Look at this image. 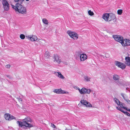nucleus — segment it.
<instances>
[{
  "instance_id": "1",
  "label": "nucleus",
  "mask_w": 130,
  "mask_h": 130,
  "mask_svg": "<svg viewBox=\"0 0 130 130\" xmlns=\"http://www.w3.org/2000/svg\"><path fill=\"white\" fill-rule=\"evenodd\" d=\"M12 7L15 11H17L19 13L22 14H25L26 13L27 11L25 7L19 3H17L15 6L12 5Z\"/></svg>"
},
{
  "instance_id": "2",
  "label": "nucleus",
  "mask_w": 130,
  "mask_h": 130,
  "mask_svg": "<svg viewBox=\"0 0 130 130\" xmlns=\"http://www.w3.org/2000/svg\"><path fill=\"white\" fill-rule=\"evenodd\" d=\"M30 119L28 118L26 119H25L23 120L22 122L18 121L17 122V123L20 127L25 128V127H32V125L30 123Z\"/></svg>"
},
{
  "instance_id": "3",
  "label": "nucleus",
  "mask_w": 130,
  "mask_h": 130,
  "mask_svg": "<svg viewBox=\"0 0 130 130\" xmlns=\"http://www.w3.org/2000/svg\"><path fill=\"white\" fill-rule=\"evenodd\" d=\"M67 33L74 40H76L78 37V35L76 32L69 30L67 31Z\"/></svg>"
},
{
  "instance_id": "4",
  "label": "nucleus",
  "mask_w": 130,
  "mask_h": 130,
  "mask_svg": "<svg viewBox=\"0 0 130 130\" xmlns=\"http://www.w3.org/2000/svg\"><path fill=\"white\" fill-rule=\"evenodd\" d=\"M2 4L5 10L7 11L9 10V4L6 0H2Z\"/></svg>"
},
{
  "instance_id": "5",
  "label": "nucleus",
  "mask_w": 130,
  "mask_h": 130,
  "mask_svg": "<svg viewBox=\"0 0 130 130\" xmlns=\"http://www.w3.org/2000/svg\"><path fill=\"white\" fill-rule=\"evenodd\" d=\"M113 37L116 41L118 42L121 44L123 41V38L122 37L117 35H113Z\"/></svg>"
},
{
  "instance_id": "6",
  "label": "nucleus",
  "mask_w": 130,
  "mask_h": 130,
  "mask_svg": "<svg viewBox=\"0 0 130 130\" xmlns=\"http://www.w3.org/2000/svg\"><path fill=\"white\" fill-rule=\"evenodd\" d=\"M53 61L55 62H56L58 64H60L61 60L60 57L57 54H55L53 57Z\"/></svg>"
},
{
  "instance_id": "7",
  "label": "nucleus",
  "mask_w": 130,
  "mask_h": 130,
  "mask_svg": "<svg viewBox=\"0 0 130 130\" xmlns=\"http://www.w3.org/2000/svg\"><path fill=\"white\" fill-rule=\"evenodd\" d=\"M123 41L122 42L121 44L123 46H130V40L125 39H123Z\"/></svg>"
},
{
  "instance_id": "8",
  "label": "nucleus",
  "mask_w": 130,
  "mask_h": 130,
  "mask_svg": "<svg viewBox=\"0 0 130 130\" xmlns=\"http://www.w3.org/2000/svg\"><path fill=\"white\" fill-rule=\"evenodd\" d=\"M115 64L116 66L122 69H124L126 67V66L124 64L118 61H115Z\"/></svg>"
},
{
  "instance_id": "9",
  "label": "nucleus",
  "mask_w": 130,
  "mask_h": 130,
  "mask_svg": "<svg viewBox=\"0 0 130 130\" xmlns=\"http://www.w3.org/2000/svg\"><path fill=\"white\" fill-rule=\"evenodd\" d=\"M4 117L6 120H11L15 119L14 117L13 116H11L8 113H6L5 114Z\"/></svg>"
},
{
  "instance_id": "10",
  "label": "nucleus",
  "mask_w": 130,
  "mask_h": 130,
  "mask_svg": "<svg viewBox=\"0 0 130 130\" xmlns=\"http://www.w3.org/2000/svg\"><path fill=\"white\" fill-rule=\"evenodd\" d=\"M91 91V90L90 89L83 88L81 89V91H80L81 94H85L86 93L89 94L90 93Z\"/></svg>"
},
{
  "instance_id": "11",
  "label": "nucleus",
  "mask_w": 130,
  "mask_h": 130,
  "mask_svg": "<svg viewBox=\"0 0 130 130\" xmlns=\"http://www.w3.org/2000/svg\"><path fill=\"white\" fill-rule=\"evenodd\" d=\"M80 102L87 107H92V105L89 102L84 100H81Z\"/></svg>"
},
{
  "instance_id": "12",
  "label": "nucleus",
  "mask_w": 130,
  "mask_h": 130,
  "mask_svg": "<svg viewBox=\"0 0 130 130\" xmlns=\"http://www.w3.org/2000/svg\"><path fill=\"white\" fill-rule=\"evenodd\" d=\"M53 91L54 92L58 94L66 93V92L62 90L61 89H55Z\"/></svg>"
},
{
  "instance_id": "13",
  "label": "nucleus",
  "mask_w": 130,
  "mask_h": 130,
  "mask_svg": "<svg viewBox=\"0 0 130 130\" xmlns=\"http://www.w3.org/2000/svg\"><path fill=\"white\" fill-rule=\"evenodd\" d=\"M129 55L128 54L127 56H126L125 58V64L128 66H130V57L129 56Z\"/></svg>"
},
{
  "instance_id": "14",
  "label": "nucleus",
  "mask_w": 130,
  "mask_h": 130,
  "mask_svg": "<svg viewBox=\"0 0 130 130\" xmlns=\"http://www.w3.org/2000/svg\"><path fill=\"white\" fill-rule=\"evenodd\" d=\"M116 18L115 15L113 13L109 14V16L108 17V22L112 21L115 20Z\"/></svg>"
},
{
  "instance_id": "15",
  "label": "nucleus",
  "mask_w": 130,
  "mask_h": 130,
  "mask_svg": "<svg viewBox=\"0 0 130 130\" xmlns=\"http://www.w3.org/2000/svg\"><path fill=\"white\" fill-rule=\"evenodd\" d=\"M109 16V13H105L103 14L102 18L105 21L108 22Z\"/></svg>"
},
{
  "instance_id": "16",
  "label": "nucleus",
  "mask_w": 130,
  "mask_h": 130,
  "mask_svg": "<svg viewBox=\"0 0 130 130\" xmlns=\"http://www.w3.org/2000/svg\"><path fill=\"white\" fill-rule=\"evenodd\" d=\"M80 60L81 61H83L85 60L87 58V56L85 54L80 55Z\"/></svg>"
},
{
  "instance_id": "17",
  "label": "nucleus",
  "mask_w": 130,
  "mask_h": 130,
  "mask_svg": "<svg viewBox=\"0 0 130 130\" xmlns=\"http://www.w3.org/2000/svg\"><path fill=\"white\" fill-rule=\"evenodd\" d=\"M55 73L56 75L59 78L62 79L64 78V77L61 74L60 72H55Z\"/></svg>"
},
{
  "instance_id": "18",
  "label": "nucleus",
  "mask_w": 130,
  "mask_h": 130,
  "mask_svg": "<svg viewBox=\"0 0 130 130\" xmlns=\"http://www.w3.org/2000/svg\"><path fill=\"white\" fill-rule=\"evenodd\" d=\"M37 42L40 44H42L45 43V41L43 40H40L37 41Z\"/></svg>"
},
{
  "instance_id": "19",
  "label": "nucleus",
  "mask_w": 130,
  "mask_h": 130,
  "mask_svg": "<svg viewBox=\"0 0 130 130\" xmlns=\"http://www.w3.org/2000/svg\"><path fill=\"white\" fill-rule=\"evenodd\" d=\"M114 100L116 102L118 105H120V103H121V102L119 100L116 98H114Z\"/></svg>"
},
{
  "instance_id": "20",
  "label": "nucleus",
  "mask_w": 130,
  "mask_h": 130,
  "mask_svg": "<svg viewBox=\"0 0 130 130\" xmlns=\"http://www.w3.org/2000/svg\"><path fill=\"white\" fill-rule=\"evenodd\" d=\"M113 79L114 80H118L119 79V76L117 75H114L113 76Z\"/></svg>"
},
{
  "instance_id": "21",
  "label": "nucleus",
  "mask_w": 130,
  "mask_h": 130,
  "mask_svg": "<svg viewBox=\"0 0 130 130\" xmlns=\"http://www.w3.org/2000/svg\"><path fill=\"white\" fill-rule=\"evenodd\" d=\"M42 22L44 24H48V21L46 19L44 18L42 19Z\"/></svg>"
},
{
  "instance_id": "22",
  "label": "nucleus",
  "mask_w": 130,
  "mask_h": 130,
  "mask_svg": "<svg viewBox=\"0 0 130 130\" xmlns=\"http://www.w3.org/2000/svg\"><path fill=\"white\" fill-rule=\"evenodd\" d=\"M24 1V0H14V1L15 2L18 3H19L21 4Z\"/></svg>"
},
{
  "instance_id": "23",
  "label": "nucleus",
  "mask_w": 130,
  "mask_h": 130,
  "mask_svg": "<svg viewBox=\"0 0 130 130\" xmlns=\"http://www.w3.org/2000/svg\"><path fill=\"white\" fill-rule=\"evenodd\" d=\"M123 12V10L122 9H119L117 10V12L118 14L121 15L122 14Z\"/></svg>"
},
{
  "instance_id": "24",
  "label": "nucleus",
  "mask_w": 130,
  "mask_h": 130,
  "mask_svg": "<svg viewBox=\"0 0 130 130\" xmlns=\"http://www.w3.org/2000/svg\"><path fill=\"white\" fill-rule=\"evenodd\" d=\"M119 105L120 106V107L123 108L125 109L126 107H124V104L123 103L121 102V103H120V105Z\"/></svg>"
},
{
  "instance_id": "25",
  "label": "nucleus",
  "mask_w": 130,
  "mask_h": 130,
  "mask_svg": "<svg viewBox=\"0 0 130 130\" xmlns=\"http://www.w3.org/2000/svg\"><path fill=\"white\" fill-rule=\"evenodd\" d=\"M88 14L90 16H92L94 15V13L91 10H89L88 12Z\"/></svg>"
},
{
  "instance_id": "26",
  "label": "nucleus",
  "mask_w": 130,
  "mask_h": 130,
  "mask_svg": "<svg viewBox=\"0 0 130 130\" xmlns=\"http://www.w3.org/2000/svg\"><path fill=\"white\" fill-rule=\"evenodd\" d=\"M25 37L24 35L23 34H21L20 35V38L22 39H24Z\"/></svg>"
},
{
  "instance_id": "27",
  "label": "nucleus",
  "mask_w": 130,
  "mask_h": 130,
  "mask_svg": "<svg viewBox=\"0 0 130 130\" xmlns=\"http://www.w3.org/2000/svg\"><path fill=\"white\" fill-rule=\"evenodd\" d=\"M38 38L36 36L33 35V41H35L37 40Z\"/></svg>"
},
{
  "instance_id": "28",
  "label": "nucleus",
  "mask_w": 130,
  "mask_h": 130,
  "mask_svg": "<svg viewBox=\"0 0 130 130\" xmlns=\"http://www.w3.org/2000/svg\"><path fill=\"white\" fill-rule=\"evenodd\" d=\"M85 79L87 82H89L90 81V78L88 77L87 76H85L84 77Z\"/></svg>"
},
{
  "instance_id": "29",
  "label": "nucleus",
  "mask_w": 130,
  "mask_h": 130,
  "mask_svg": "<svg viewBox=\"0 0 130 130\" xmlns=\"http://www.w3.org/2000/svg\"><path fill=\"white\" fill-rule=\"evenodd\" d=\"M116 108L118 110L121 111L122 112H123L124 113V112H125V111H123V109H122L121 108H119L117 107H116Z\"/></svg>"
},
{
  "instance_id": "30",
  "label": "nucleus",
  "mask_w": 130,
  "mask_h": 130,
  "mask_svg": "<svg viewBox=\"0 0 130 130\" xmlns=\"http://www.w3.org/2000/svg\"><path fill=\"white\" fill-rule=\"evenodd\" d=\"M26 37L29 40H32L31 39L32 38V37L30 36H26Z\"/></svg>"
},
{
  "instance_id": "31",
  "label": "nucleus",
  "mask_w": 130,
  "mask_h": 130,
  "mask_svg": "<svg viewBox=\"0 0 130 130\" xmlns=\"http://www.w3.org/2000/svg\"><path fill=\"white\" fill-rule=\"evenodd\" d=\"M124 113L127 116L130 117V114L128 112L125 111L124 112Z\"/></svg>"
},
{
  "instance_id": "32",
  "label": "nucleus",
  "mask_w": 130,
  "mask_h": 130,
  "mask_svg": "<svg viewBox=\"0 0 130 130\" xmlns=\"http://www.w3.org/2000/svg\"><path fill=\"white\" fill-rule=\"evenodd\" d=\"M51 126L54 128H55L56 127V126L52 123H51Z\"/></svg>"
},
{
  "instance_id": "33",
  "label": "nucleus",
  "mask_w": 130,
  "mask_h": 130,
  "mask_svg": "<svg viewBox=\"0 0 130 130\" xmlns=\"http://www.w3.org/2000/svg\"><path fill=\"white\" fill-rule=\"evenodd\" d=\"M5 67L7 68H9L10 67V65L9 64H7L6 66Z\"/></svg>"
},
{
  "instance_id": "34",
  "label": "nucleus",
  "mask_w": 130,
  "mask_h": 130,
  "mask_svg": "<svg viewBox=\"0 0 130 130\" xmlns=\"http://www.w3.org/2000/svg\"><path fill=\"white\" fill-rule=\"evenodd\" d=\"M17 99H18V101L19 102H20L22 101V99H21V98H17Z\"/></svg>"
},
{
  "instance_id": "35",
  "label": "nucleus",
  "mask_w": 130,
  "mask_h": 130,
  "mask_svg": "<svg viewBox=\"0 0 130 130\" xmlns=\"http://www.w3.org/2000/svg\"><path fill=\"white\" fill-rule=\"evenodd\" d=\"M128 103L130 104V100L128 99L126 100H125Z\"/></svg>"
},
{
  "instance_id": "36",
  "label": "nucleus",
  "mask_w": 130,
  "mask_h": 130,
  "mask_svg": "<svg viewBox=\"0 0 130 130\" xmlns=\"http://www.w3.org/2000/svg\"><path fill=\"white\" fill-rule=\"evenodd\" d=\"M121 95L123 97V98L125 100H126V99H125V97H124V94L123 93H122L121 94Z\"/></svg>"
},
{
  "instance_id": "37",
  "label": "nucleus",
  "mask_w": 130,
  "mask_h": 130,
  "mask_svg": "<svg viewBox=\"0 0 130 130\" xmlns=\"http://www.w3.org/2000/svg\"><path fill=\"white\" fill-rule=\"evenodd\" d=\"M6 76L7 77H8L9 78H11L10 76L9 75H6Z\"/></svg>"
},
{
  "instance_id": "38",
  "label": "nucleus",
  "mask_w": 130,
  "mask_h": 130,
  "mask_svg": "<svg viewBox=\"0 0 130 130\" xmlns=\"http://www.w3.org/2000/svg\"><path fill=\"white\" fill-rule=\"evenodd\" d=\"M78 90H79L80 93L81 94V91H81V89H80L79 88L78 89Z\"/></svg>"
},
{
  "instance_id": "39",
  "label": "nucleus",
  "mask_w": 130,
  "mask_h": 130,
  "mask_svg": "<svg viewBox=\"0 0 130 130\" xmlns=\"http://www.w3.org/2000/svg\"><path fill=\"white\" fill-rule=\"evenodd\" d=\"M78 90H79L80 93L81 94V91H81V89H80L79 88L78 89Z\"/></svg>"
},
{
  "instance_id": "40",
  "label": "nucleus",
  "mask_w": 130,
  "mask_h": 130,
  "mask_svg": "<svg viewBox=\"0 0 130 130\" xmlns=\"http://www.w3.org/2000/svg\"><path fill=\"white\" fill-rule=\"evenodd\" d=\"M125 109H126L127 110L130 112V109H127L126 108H125Z\"/></svg>"
},
{
  "instance_id": "41",
  "label": "nucleus",
  "mask_w": 130,
  "mask_h": 130,
  "mask_svg": "<svg viewBox=\"0 0 130 130\" xmlns=\"http://www.w3.org/2000/svg\"><path fill=\"white\" fill-rule=\"evenodd\" d=\"M26 1H28L29 0H26Z\"/></svg>"
}]
</instances>
